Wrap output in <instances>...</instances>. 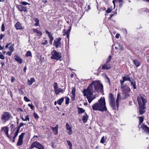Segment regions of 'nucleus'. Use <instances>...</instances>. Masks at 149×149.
I'll return each mask as SVG.
<instances>
[{
	"label": "nucleus",
	"instance_id": "09e8293b",
	"mask_svg": "<svg viewBox=\"0 0 149 149\" xmlns=\"http://www.w3.org/2000/svg\"><path fill=\"white\" fill-rule=\"evenodd\" d=\"M26 125V124H24V123H20V124H19V126L18 128H20L22 126L24 125Z\"/></svg>",
	"mask_w": 149,
	"mask_h": 149
},
{
	"label": "nucleus",
	"instance_id": "72a5a7b5",
	"mask_svg": "<svg viewBox=\"0 0 149 149\" xmlns=\"http://www.w3.org/2000/svg\"><path fill=\"white\" fill-rule=\"evenodd\" d=\"M106 140V138H104V136H103L101 138V141H100V143H104Z\"/></svg>",
	"mask_w": 149,
	"mask_h": 149
},
{
	"label": "nucleus",
	"instance_id": "79ce46f5",
	"mask_svg": "<svg viewBox=\"0 0 149 149\" xmlns=\"http://www.w3.org/2000/svg\"><path fill=\"white\" fill-rule=\"evenodd\" d=\"M24 100L26 102H28L30 101V100L28 99L26 97H24Z\"/></svg>",
	"mask_w": 149,
	"mask_h": 149
},
{
	"label": "nucleus",
	"instance_id": "13d9d810",
	"mask_svg": "<svg viewBox=\"0 0 149 149\" xmlns=\"http://www.w3.org/2000/svg\"><path fill=\"white\" fill-rule=\"evenodd\" d=\"M10 45V43H8L5 46V48L6 49H7L8 48V46Z\"/></svg>",
	"mask_w": 149,
	"mask_h": 149
},
{
	"label": "nucleus",
	"instance_id": "f3484780",
	"mask_svg": "<svg viewBox=\"0 0 149 149\" xmlns=\"http://www.w3.org/2000/svg\"><path fill=\"white\" fill-rule=\"evenodd\" d=\"M111 68V66L110 63H106L102 67V69L103 70H109Z\"/></svg>",
	"mask_w": 149,
	"mask_h": 149
},
{
	"label": "nucleus",
	"instance_id": "69168bd1",
	"mask_svg": "<svg viewBox=\"0 0 149 149\" xmlns=\"http://www.w3.org/2000/svg\"><path fill=\"white\" fill-rule=\"evenodd\" d=\"M1 64L2 65V67L5 64L4 62H2L1 63Z\"/></svg>",
	"mask_w": 149,
	"mask_h": 149
},
{
	"label": "nucleus",
	"instance_id": "c9c22d12",
	"mask_svg": "<svg viewBox=\"0 0 149 149\" xmlns=\"http://www.w3.org/2000/svg\"><path fill=\"white\" fill-rule=\"evenodd\" d=\"M65 104H68L69 102V98L68 97H65Z\"/></svg>",
	"mask_w": 149,
	"mask_h": 149
},
{
	"label": "nucleus",
	"instance_id": "2f4dec72",
	"mask_svg": "<svg viewBox=\"0 0 149 149\" xmlns=\"http://www.w3.org/2000/svg\"><path fill=\"white\" fill-rule=\"evenodd\" d=\"M138 118L139 120V125H140L143 122L144 118L143 117H139Z\"/></svg>",
	"mask_w": 149,
	"mask_h": 149
},
{
	"label": "nucleus",
	"instance_id": "412c9836",
	"mask_svg": "<svg viewBox=\"0 0 149 149\" xmlns=\"http://www.w3.org/2000/svg\"><path fill=\"white\" fill-rule=\"evenodd\" d=\"M33 31L36 33L39 36H41L42 35V33L41 32L38 30L36 29H33Z\"/></svg>",
	"mask_w": 149,
	"mask_h": 149
},
{
	"label": "nucleus",
	"instance_id": "0e129e2a",
	"mask_svg": "<svg viewBox=\"0 0 149 149\" xmlns=\"http://www.w3.org/2000/svg\"><path fill=\"white\" fill-rule=\"evenodd\" d=\"M27 68L26 66H25L23 70L24 72H25Z\"/></svg>",
	"mask_w": 149,
	"mask_h": 149
},
{
	"label": "nucleus",
	"instance_id": "aec40b11",
	"mask_svg": "<svg viewBox=\"0 0 149 149\" xmlns=\"http://www.w3.org/2000/svg\"><path fill=\"white\" fill-rule=\"evenodd\" d=\"M88 118V116L86 113H85V115L83 116L82 120L84 123H86L87 122Z\"/></svg>",
	"mask_w": 149,
	"mask_h": 149
},
{
	"label": "nucleus",
	"instance_id": "5fc2aeb1",
	"mask_svg": "<svg viewBox=\"0 0 149 149\" xmlns=\"http://www.w3.org/2000/svg\"><path fill=\"white\" fill-rule=\"evenodd\" d=\"M111 11V10L109 8H108L107 9V10H106L107 12L108 13H110Z\"/></svg>",
	"mask_w": 149,
	"mask_h": 149
},
{
	"label": "nucleus",
	"instance_id": "f257e3e1",
	"mask_svg": "<svg viewBox=\"0 0 149 149\" xmlns=\"http://www.w3.org/2000/svg\"><path fill=\"white\" fill-rule=\"evenodd\" d=\"M103 89V86L99 81H94L91 82L87 89L84 90V95L86 97L89 103H91L95 98L93 93L102 92Z\"/></svg>",
	"mask_w": 149,
	"mask_h": 149
},
{
	"label": "nucleus",
	"instance_id": "37998d69",
	"mask_svg": "<svg viewBox=\"0 0 149 149\" xmlns=\"http://www.w3.org/2000/svg\"><path fill=\"white\" fill-rule=\"evenodd\" d=\"M45 32L46 34H48V36L49 37H50L52 36V35L51 34V33L49 32H48L47 30H46Z\"/></svg>",
	"mask_w": 149,
	"mask_h": 149
},
{
	"label": "nucleus",
	"instance_id": "4468645a",
	"mask_svg": "<svg viewBox=\"0 0 149 149\" xmlns=\"http://www.w3.org/2000/svg\"><path fill=\"white\" fill-rule=\"evenodd\" d=\"M141 127L142 129L146 132V133L149 135V127H147L144 124H143Z\"/></svg>",
	"mask_w": 149,
	"mask_h": 149
},
{
	"label": "nucleus",
	"instance_id": "20e7f679",
	"mask_svg": "<svg viewBox=\"0 0 149 149\" xmlns=\"http://www.w3.org/2000/svg\"><path fill=\"white\" fill-rule=\"evenodd\" d=\"M139 106H144L147 102L146 97L143 95H140L137 97Z\"/></svg>",
	"mask_w": 149,
	"mask_h": 149
},
{
	"label": "nucleus",
	"instance_id": "bb28decb",
	"mask_svg": "<svg viewBox=\"0 0 149 149\" xmlns=\"http://www.w3.org/2000/svg\"><path fill=\"white\" fill-rule=\"evenodd\" d=\"M34 20L36 22V23L34 24L35 26H38L39 25V20L38 18H34Z\"/></svg>",
	"mask_w": 149,
	"mask_h": 149
},
{
	"label": "nucleus",
	"instance_id": "1a4fd4ad",
	"mask_svg": "<svg viewBox=\"0 0 149 149\" xmlns=\"http://www.w3.org/2000/svg\"><path fill=\"white\" fill-rule=\"evenodd\" d=\"M35 147L39 149H44L42 146L37 141H36L32 144L30 148L31 149H32Z\"/></svg>",
	"mask_w": 149,
	"mask_h": 149
},
{
	"label": "nucleus",
	"instance_id": "423d86ee",
	"mask_svg": "<svg viewBox=\"0 0 149 149\" xmlns=\"http://www.w3.org/2000/svg\"><path fill=\"white\" fill-rule=\"evenodd\" d=\"M11 116L10 114L8 112L3 113L1 117L2 123L5 124L7 121L9 120Z\"/></svg>",
	"mask_w": 149,
	"mask_h": 149
},
{
	"label": "nucleus",
	"instance_id": "b1692460",
	"mask_svg": "<svg viewBox=\"0 0 149 149\" xmlns=\"http://www.w3.org/2000/svg\"><path fill=\"white\" fill-rule=\"evenodd\" d=\"M19 128H18L16 131L15 132V134L14 135V136L13 139V142H15V140L16 137H17V136L19 132Z\"/></svg>",
	"mask_w": 149,
	"mask_h": 149
},
{
	"label": "nucleus",
	"instance_id": "6e6d98bb",
	"mask_svg": "<svg viewBox=\"0 0 149 149\" xmlns=\"http://www.w3.org/2000/svg\"><path fill=\"white\" fill-rule=\"evenodd\" d=\"M15 78H14L13 77H12L11 78V81L12 83H13L14 81L15 80Z\"/></svg>",
	"mask_w": 149,
	"mask_h": 149
},
{
	"label": "nucleus",
	"instance_id": "c85d7f7f",
	"mask_svg": "<svg viewBox=\"0 0 149 149\" xmlns=\"http://www.w3.org/2000/svg\"><path fill=\"white\" fill-rule=\"evenodd\" d=\"M14 44H11L10 45L9 47L8 48L10 51L13 52L14 50Z\"/></svg>",
	"mask_w": 149,
	"mask_h": 149
},
{
	"label": "nucleus",
	"instance_id": "680f3d73",
	"mask_svg": "<svg viewBox=\"0 0 149 149\" xmlns=\"http://www.w3.org/2000/svg\"><path fill=\"white\" fill-rule=\"evenodd\" d=\"M117 0H113L112 2L114 4V6H115V3L116 1Z\"/></svg>",
	"mask_w": 149,
	"mask_h": 149
},
{
	"label": "nucleus",
	"instance_id": "39448f33",
	"mask_svg": "<svg viewBox=\"0 0 149 149\" xmlns=\"http://www.w3.org/2000/svg\"><path fill=\"white\" fill-rule=\"evenodd\" d=\"M52 56H51V58L56 59L57 60H59L61 61L62 59L61 54L60 53L57 52L56 50H53L51 52Z\"/></svg>",
	"mask_w": 149,
	"mask_h": 149
},
{
	"label": "nucleus",
	"instance_id": "9b49d317",
	"mask_svg": "<svg viewBox=\"0 0 149 149\" xmlns=\"http://www.w3.org/2000/svg\"><path fill=\"white\" fill-rule=\"evenodd\" d=\"M25 135V133H22L19 136V138L17 143V145L18 146H19L23 144V138Z\"/></svg>",
	"mask_w": 149,
	"mask_h": 149
},
{
	"label": "nucleus",
	"instance_id": "4be33fe9",
	"mask_svg": "<svg viewBox=\"0 0 149 149\" xmlns=\"http://www.w3.org/2000/svg\"><path fill=\"white\" fill-rule=\"evenodd\" d=\"M133 63L134 65L138 67L140 65V61L136 59H134L133 60Z\"/></svg>",
	"mask_w": 149,
	"mask_h": 149
},
{
	"label": "nucleus",
	"instance_id": "a18cd8bd",
	"mask_svg": "<svg viewBox=\"0 0 149 149\" xmlns=\"http://www.w3.org/2000/svg\"><path fill=\"white\" fill-rule=\"evenodd\" d=\"M68 131V133L69 134V135H71L72 134V129H70V130H67Z\"/></svg>",
	"mask_w": 149,
	"mask_h": 149
},
{
	"label": "nucleus",
	"instance_id": "4d7b16f0",
	"mask_svg": "<svg viewBox=\"0 0 149 149\" xmlns=\"http://www.w3.org/2000/svg\"><path fill=\"white\" fill-rule=\"evenodd\" d=\"M120 36V34H119L117 33L116 35V38L118 39L119 38Z\"/></svg>",
	"mask_w": 149,
	"mask_h": 149
},
{
	"label": "nucleus",
	"instance_id": "f704fd0d",
	"mask_svg": "<svg viewBox=\"0 0 149 149\" xmlns=\"http://www.w3.org/2000/svg\"><path fill=\"white\" fill-rule=\"evenodd\" d=\"M66 127L67 130H70L71 129V127L68 123H66Z\"/></svg>",
	"mask_w": 149,
	"mask_h": 149
},
{
	"label": "nucleus",
	"instance_id": "8fccbe9b",
	"mask_svg": "<svg viewBox=\"0 0 149 149\" xmlns=\"http://www.w3.org/2000/svg\"><path fill=\"white\" fill-rule=\"evenodd\" d=\"M25 121L28 120L29 121V117L28 115H27L25 116Z\"/></svg>",
	"mask_w": 149,
	"mask_h": 149
},
{
	"label": "nucleus",
	"instance_id": "338daca9",
	"mask_svg": "<svg viewBox=\"0 0 149 149\" xmlns=\"http://www.w3.org/2000/svg\"><path fill=\"white\" fill-rule=\"evenodd\" d=\"M43 2L44 3H46L47 2V1L46 0H43Z\"/></svg>",
	"mask_w": 149,
	"mask_h": 149
},
{
	"label": "nucleus",
	"instance_id": "6ab92c4d",
	"mask_svg": "<svg viewBox=\"0 0 149 149\" xmlns=\"http://www.w3.org/2000/svg\"><path fill=\"white\" fill-rule=\"evenodd\" d=\"M15 60L17 61L18 63L21 64L23 62L21 58L20 57L17 55H16L14 56Z\"/></svg>",
	"mask_w": 149,
	"mask_h": 149
},
{
	"label": "nucleus",
	"instance_id": "603ef678",
	"mask_svg": "<svg viewBox=\"0 0 149 149\" xmlns=\"http://www.w3.org/2000/svg\"><path fill=\"white\" fill-rule=\"evenodd\" d=\"M106 79H107V81L109 83V84H110V80H109V78L107 76H106Z\"/></svg>",
	"mask_w": 149,
	"mask_h": 149
},
{
	"label": "nucleus",
	"instance_id": "4c0bfd02",
	"mask_svg": "<svg viewBox=\"0 0 149 149\" xmlns=\"http://www.w3.org/2000/svg\"><path fill=\"white\" fill-rule=\"evenodd\" d=\"M34 116L36 119H38L39 118V117L38 114L35 112H34Z\"/></svg>",
	"mask_w": 149,
	"mask_h": 149
},
{
	"label": "nucleus",
	"instance_id": "c756f323",
	"mask_svg": "<svg viewBox=\"0 0 149 149\" xmlns=\"http://www.w3.org/2000/svg\"><path fill=\"white\" fill-rule=\"evenodd\" d=\"M78 113H84L85 110L83 109L82 108H80L79 107L78 108Z\"/></svg>",
	"mask_w": 149,
	"mask_h": 149
},
{
	"label": "nucleus",
	"instance_id": "393cba45",
	"mask_svg": "<svg viewBox=\"0 0 149 149\" xmlns=\"http://www.w3.org/2000/svg\"><path fill=\"white\" fill-rule=\"evenodd\" d=\"M131 82V84L133 86V88L134 89H136V82L134 80H132V81L131 80V81H130Z\"/></svg>",
	"mask_w": 149,
	"mask_h": 149
},
{
	"label": "nucleus",
	"instance_id": "052dcab7",
	"mask_svg": "<svg viewBox=\"0 0 149 149\" xmlns=\"http://www.w3.org/2000/svg\"><path fill=\"white\" fill-rule=\"evenodd\" d=\"M4 35L1 34L0 35V39L1 40L2 39V38H3V37H4Z\"/></svg>",
	"mask_w": 149,
	"mask_h": 149
},
{
	"label": "nucleus",
	"instance_id": "a878e982",
	"mask_svg": "<svg viewBox=\"0 0 149 149\" xmlns=\"http://www.w3.org/2000/svg\"><path fill=\"white\" fill-rule=\"evenodd\" d=\"M75 88L73 87L71 92V95L73 98L75 97Z\"/></svg>",
	"mask_w": 149,
	"mask_h": 149
},
{
	"label": "nucleus",
	"instance_id": "dca6fc26",
	"mask_svg": "<svg viewBox=\"0 0 149 149\" xmlns=\"http://www.w3.org/2000/svg\"><path fill=\"white\" fill-rule=\"evenodd\" d=\"M50 127L52 130L53 133L55 135H56L58 133V124L56 125L55 127Z\"/></svg>",
	"mask_w": 149,
	"mask_h": 149
},
{
	"label": "nucleus",
	"instance_id": "7c9ffc66",
	"mask_svg": "<svg viewBox=\"0 0 149 149\" xmlns=\"http://www.w3.org/2000/svg\"><path fill=\"white\" fill-rule=\"evenodd\" d=\"M32 56V54L31 53V52L30 51H29L27 52L26 54V56L27 57V56H31V57Z\"/></svg>",
	"mask_w": 149,
	"mask_h": 149
},
{
	"label": "nucleus",
	"instance_id": "864d4df0",
	"mask_svg": "<svg viewBox=\"0 0 149 149\" xmlns=\"http://www.w3.org/2000/svg\"><path fill=\"white\" fill-rule=\"evenodd\" d=\"M47 43H48V42H47V40H46L44 42L42 43V45H46L47 44Z\"/></svg>",
	"mask_w": 149,
	"mask_h": 149
},
{
	"label": "nucleus",
	"instance_id": "2eb2a0df",
	"mask_svg": "<svg viewBox=\"0 0 149 149\" xmlns=\"http://www.w3.org/2000/svg\"><path fill=\"white\" fill-rule=\"evenodd\" d=\"M139 114L140 115H142L145 112V106H139Z\"/></svg>",
	"mask_w": 149,
	"mask_h": 149
},
{
	"label": "nucleus",
	"instance_id": "bf43d9fd",
	"mask_svg": "<svg viewBox=\"0 0 149 149\" xmlns=\"http://www.w3.org/2000/svg\"><path fill=\"white\" fill-rule=\"evenodd\" d=\"M119 3L120 4V6L121 5L122 3V0H118Z\"/></svg>",
	"mask_w": 149,
	"mask_h": 149
},
{
	"label": "nucleus",
	"instance_id": "ddd939ff",
	"mask_svg": "<svg viewBox=\"0 0 149 149\" xmlns=\"http://www.w3.org/2000/svg\"><path fill=\"white\" fill-rule=\"evenodd\" d=\"M16 7L18 10L20 12H26L27 11V8L26 7L24 6L21 5H17Z\"/></svg>",
	"mask_w": 149,
	"mask_h": 149
},
{
	"label": "nucleus",
	"instance_id": "0eeeda50",
	"mask_svg": "<svg viewBox=\"0 0 149 149\" xmlns=\"http://www.w3.org/2000/svg\"><path fill=\"white\" fill-rule=\"evenodd\" d=\"M109 101L111 106L113 110H115L116 107L114 98L113 95L111 93H110L109 94Z\"/></svg>",
	"mask_w": 149,
	"mask_h": 149
},
{
	"label": "nucleus",
	"instance_id": "774afa93",
	"mask_svg": "<svg viewBox=\"0 0 149 149\" xmlns=\"http://www.w3.org/2000/svg\"><path fill=\"white\" fill-rule=\"evenodd\" d=\"M3 49V47H2L0 45V50H1Z\"/></svg>",
	"mask_w": 149,
	"mask_h": 149
},
{
	"label": "nucleus",
	"instance_id": "5701e85b",
	"mask_svg": "<svg viewBox=\"0 0 149 149\" xmlns=\"http://www.w3.org/2000/svg\"><path fill=\"white\" fill-rule=\"evenodd\" d=\"M28 84L30 86L35 81V79L33 78H31L30 79H28Z\"/></svg>",
	"mask_w": 149,
	"mask_h": 149
},
{
	"label": "nucleus",
	"instance_id": "a19ab883",
	"mask_svg": "<svg viewBox=\"0 0 149 149\" xmlns=\"http://www.w3.org/2000/svg\"><path fill=\"white\" fill-rule=\"evenodd\" d=\"M1 30V31H4L5 27H4V24L3 23L2 25Z\"/></svg>",
	"mask_w": 149,
	"mask_h": 149
},
{
	"label": "nucleus",
	"instance_id": "a211bd4d",
	"mask_svg": "<svg viewBox=\"0 0 149 149\" xmlns=\"http://www.w3.org/2000/svg\"><path fill=\"white\" fill-rule=\"evenodd\" d=\"M15 27L17 30L22 29H23L20 23L19 22H17L15 25Z\"/></svg>",
	"mask_w": 149,
	"mask_h": 149
},
{
	"label": "nucleus",
	"instance_id": "e433bc0d",
	"mask_svg": "<svg viewBox=\"0 0 149 149\" xmlns=\"http://www.w3.org/2000/svg\"><path fill=\"white\" fill-rule=\"evenodd\" d=\"M21 3L24 6H26L27 5H30V4L25 1H21Z\"/></svg>",
	"mask_w": 149,
	"mask_h": 149
},
{
	"label": "nucleus",
	"instance_id": "f03ea898",
	"mask_svg": "<svg viewBox=\"0 0 149 149\" xmlns=\"http://www.w3.org/2000/svg\"><path fill=\"white\" fill-rule=\"evenodd\" d=\"M121 88L122 89V93L121 96L120 93H118L117 95L116 102L117 106L118 108V103L119 101L122 99H125L130 96V89L127 85H120Z\"/></svg>",
	"mask_w": 149,
	"mask_h": 149
},
{
	"label": "nucleus",
	"instance_id": "3c124183",
	"mask_svg": "<svg viewBox=\"0 0 149 149\" xmlns=\"http://www.w3.org/2000/svg\"><path fill=\"white\" fill-rule=\"evenodd\" d=\"M67 142L68 144V145L69 146H72V145L70 142V141L68 140H67Z\"/></svg>",
	"mask_w": 149,
	"mask_h": 149
},
{
	"label": "nucleus",
	"instance_id": "c03bdc74",
	"mask_svg": "<svg viewBox=\"0 0 149 149\" xmlns=\"http://www.w3.org/2000/svg\"><path fill=\"white\" fill-rule=\"evenodd\" d=\"M28 106L30 107L31 109H33L34 108V106L32 105V104H28Z\"/></svg>",
	"mask_w": 149,
	"mask_h": 149
},
{
	"label": "nucleus",
	"instance_id": "473e14b6",
	"mask_svg": "<svg viewBox=\"0 0 149 149\" xmlns=\"http://www.w3.org/2000/svg\"><path fill=\"white\" fill-rule=\"evenodd\" d=\"M111 55H109L108 57V58L107 59L106 63H109L111 61Z\"/></svg>",
	"mask_w": 149,
	"mask_h": 149
},
{
	"label": "nucleus",
	"instance_id": "de8ad7c7",
	"mask_svg": "<svg viewBox=\"0 0 149 149\" xmlns=\"http://www.w3.org/2000/svg\"><path fill=\"white\" fill-rule=\"evenodd\" d=\"M12 52L10 51V52H6V54L7 55H9L10 56H11L12 54Z\"/></svg>",
	"mask_w": 149,
	"mask_h": 149
},
{
	"label": "nucleus",
	"instance_id": "49530a36",
	"mask_svg": "<svg viewBox=\"0 0 149 149\" xmlns=\"http://www.w3.org/2000/svg\"><path fill=\"white\" fill-rule=\"evenodd\" d=\"M119 47L118 49H119V50L120 51V50H122L123 49V46L122 45H120V44L119 45Z\"/></svg>",
	"mask_w": 149,
	"mask_h": 149
},
{
	"label": "nucleus",
	"instance_id": "f8f14e48",
	"mask_svg": "<svg viewBox=\"0 0 149 149\" xmlns=\"http://www.w3.org/2000/svg\"><path fill=\"white\" fill-rule=\"evenodd\" d=\"M61 40V38H59L54 40V45L55 46L56 48L59 47L61 46L60 41Z\"/></svg>",
	"mask_w": 149,
	"mask_h": 149
},
{
	"label": "nucleus",
	"instance_id": "ea45409f",
	"mask_svg": "<svg viewBox=\"0 0 149 149\" xmlns=\"http://www.w3.org/2000/svg\"><path fill=\"white\" fill-rule=\"evenodd\" d=\"M70 29H71V28ZM70 29L69 30H68V31H67L66 32V35H67V37L68 38H69V33H70Z\"/></svg>",
	"mask_w": 149,
	"mask_h": 149
},
{
	"label": "nucleus",
	"instance_id": "58836bf2",
	"mask_svg": "<svg viewBox=\"0 0 149 149\" xmlns=\"http://www.w3.org/2000/svg\"><path fill=\"white\" fill-rule=\"evenodd\" d=\"M0 58L1 59H4V57L2 54V53L0 52Z\"/></svg>",
	"mask_w": 149,
	"mask_h": 149
},
{
	"label": "nucleus",
	"instance_id": "6e6552de",
	"mask_svg": "<svg viewBox=\"0 0 149 149\" xmlns=\"http://www.w3.org/2000/svg\"><path fill=\"white\" fill-rule=\"evenodd\" d=\"M53 87L55 93L56 95L60 93H63V90L58 87L57 83L54 82L53 84Z\"/></svg>",
	"mask_w": 149,
	"mask_h": 149
},
{
	"label": "nucleus",
	"instance_id": "cd10ccee",
	"mask_svg": "<svg viewBox=\"0 0 149 149\" xmlns=\"http://www.w3.org/2000/svg\"><path fill=\"white\" fill-rule=\"evenodd\" d=\"M64 100V98L62 97L60 99H59L57 101V103L59 105H61V104L62 103L63 101Z\"/></svg>",
	"mask_w": 149,
	"mask_h": 149
},
{
	"label": "nucleus",
	"instance_id": "7ed1b4c3",
	"mask_svg": "<svg viewBox=\"0 0 149 149\" xmlns=\"http://www.w3.org/2000/svg\"><path fill=\"white\" fill-rule=\"evenodd\" d=\"M92 109L94 111L99 110L101 111H106L107 109L105 106L104 98L101 97L98 102L95 103L92 106Z\"/></svg>",
	"mask_w": 149,
	"mask_h": 149
},
{
	"label": "nucleus",
	"instance_id": "e2e57ef3",
	"mask_svg": "<svg viewBox=\"0 0 149 149\" xmlns=\"http://www.w3.org/2000/svg\"><path fill=\"white\" fill-rule=\"evenodd\" d=\"M43 109L45 111H46L47 110V108L46 106L44 107Z\"/></svg>",
	"mask_w": 149,
	"mask_h": 149
},
{
	"label": "nucleus",
	"instance_id": "9d476101",
	"mask_svg": "<svg viewBox=\"0 0 149 149\" xmlns=\"http://www.w3.org/2000/svg\"><path fill=\"white\" fill-rule=\"evenodd\" d=\"M122 79L123 80H120V85H125L124 83L126 81H131V78L129 75H126L125 76L123 77Z\"/></svg>",
	"mask_w": 149,
	"mask_h": 149
}]
</instances>
